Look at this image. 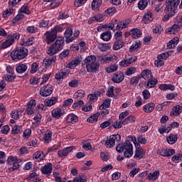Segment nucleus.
I'll list each match as a JSON object with an SVG mask.
<instances>
[{"label":"nucleus","mask_w":182,"mask_h":182,"mask_svg":"<svg viewBox=\"0 0 182 182\" xmlns=\"http://www.w3.org/2000/svg\"><path fill=\"white\" fill-rule=\"evenodd\" d=\"M142 21L144 23H150V22L153 21V13H151V11L145 13L142 18Z\"/></svg>","instance_id":"393cba45"},{"label":"nucleus","mask_w":182,"mask_h":182,"mask_svg":"<svg viewBox=\"0 0 182 182\" xmlns=\"http://www.w3.org/2000/svg\"><path fill=\"white\" fill-rule=\"evenodd\" d=\"M53 177L55 182H65V179L62 178V177H60V174L58 172L53 173Z\"/></svg>","instance_id":"052dcab7"},{"label":"nucleus","mask_w":182,"mask_h":182,"mask_svg":"<svg viewBox=\"0 0 182 182\" xmlns=\"http://www.w3.org/2000/svg\"><path fill=\"white\" fill-rule=\"evenodd\" d=\"M127 140H130L131 143L132 141L136 149H139V147H140V144L137 143V138H136L134 136H130Z\"/></svg>","instance_id":"5fc2aeb1"},{"label":"nucleus","mask_w":182,"mask_h":182,"mask_svg":"<svg viewBox=\"0 0 182 182\" xmlns=\"http://www.w3.org/2000/svg\"><path fill=\"white\" fill-rule=\"evenodd\" d=\"M136 68L134 67H131L127 69L125 72L126 76H132L134 73H136Z\"/></svg>","instance_id":"680f3d73"},{"label":"nucleus","mask_w":182,"mask_h":182,"mask_svg":"<svg viewBox=\"0 0 182 182\" xmlns=\"http://www.w3.org/2000/svg\"><path fill=\"white\" fill-rule=\"evenodd\" d=\"M129 23H130V20H124L122 21H120L117 23L116 28L117 29H124L129 26Z\"/></svg>","instance_id":"7c9ffc66"},{"label":"nucleus","mask_w":182,"mask_h":182,"mask_svg":"<svg viewBox=\"0 0 182 182\" xmlns=\"http://www.w3.org/2000/svg\"><path fill=\"white\" fill-rule=\"evenodd\" d=\"M53 92V87H52V85H45L40 89V95L43 97H47V96H50Z\"/></svg>","instance_id":"1a4fd4ad"},{"label":"nucleus","mask_w":182,"mask_h":182,"mask_svg":"<svg viewBox=\"0 0 182 182\" xmlns=\"http://www.w3.org/2000/svg\"><path fill=\"white\" fill-rule=\"evenodd\" d=\"M174 153H176L174 149H161L157 152L158 154L164 157H170V156H173Z\"/></svg>","instance_id":"a211bd4d"},{"label":"nucleus","mask_w":182,"mask_h":182,"mask_svg":"<svg viewBox=\"0 0 182 182\" xmlns=\"http://www.w3.org/2000/svg\"><path fill=\"white\" fill-rule=\"evenodd\" d=\"M180 39L178 37H174L173 39L168 41L167 43V48L168 49H174L177 45H178Z\"/></svg>","instance_id":"5701e85b"},{"label":"nucleus","mask_w":182,"mask_h":182,"mask_svg":"<svg viewBox=\"0 0 182 182\" xmlns=\"http://www.w3.org/2000/svg\"><path fill=\"white\" fill-rule=\"evenodd\" d=\"M58 102V98L56 97H53L51 98L46 99L44 101V105L47 107H50V106H53V105H56Z\"/></svg>","instance_id":"bb28decb"},{"label":"nucleus","mask_w":182,"mask_h":182,"mask_svg":"<svg viewBox=\"0 0 182 182\" xmlns=\"http://www.w3.org/2000/svg\"><path fill=\"white\" fill-rule=\"evenodd\" d=\"M102 0H93L91 6L93 11H99L100 5H102Z\"/></svg>","instance_id":"72a5a7b5"},{"label":"nucleus","mask_w":182,"mask_h":182,"mask_svg":"<svg viewBox=\"0 0 182 182\" xmlns=\"http://www.w3.org/2000/svg\"><path fill=\"white\" fill-rule=\"evenodd\" d=\"M36 106V101L31 100L26 107L25 113L26 114H33L35 113V107Z\"/></svg>","instance_id":"f8f14e48"},{"label":"nucleus","mask_w":182,"mask_h":182,"mask_svg":"<svg viewBox=\"0 0 182 182\" xmlns=\"http://www.w3.org/2000/svg\"><path fill=\"white\" fill-rule=\"evenodd\" d=\"M33 159L38 161H42L45 159V154L43 151H37L33 154Z\"/></svg>","instance_id":"e433bc0d"},{"label":"nucleus","mask_w":182,"mask_h":182,"mask_svg":"<svg viewBox=\"0 0 182 182\" xmlns=\"http://www.w3.org/2000/svg\"><path fill=\"white\" fill-rule=\"evenodd\" d=\"M11 133L12 134H14L16 136L17 134H21V133H22V126L15 125L11 129Z\"/></svg>","instance_id":"a19ab883"},{"label":"nucleus","mask_w":182,"mask_h":182,"mask_svg":"<svg viewBox=\"0 0 182 182\" xmlns=\"http://www.w3.org/2000/svg\"><path fill=\"white\" fill-rule=\"evenodd\" d=\"M159 89L161 90H171L173 92V90H176V87L171 85L161 84L159 86Z\"/></svg>","instance_id":"ea45409f"},{"label":"nucleus","mask_w":182,"mask_h":182,"mask_svg":"<svg viewBox=\"0 0 182 182\" xmlns=\"http://www.w3.org/2000/svg\"><path fill=\"white\" fill-rule=\"evenodd\" d=\"M12 14H14L13 9H7L3 12L2 16L3 18H9Z\"/></svg>","instance_id":"6e6d98bb"},{"label":"nucleus","mask_w":182,"mask_h":182,"mask_svg":"<svg viewBox=\"0 0 182 182\" xmlns=\"http://www.w3.org/2000/svg\"><path fill=\"white\" fill-rule=\"evenodd\" d=\"M131 36L134 38V39H138L141 36V31L139 28H133L131 30Z\"/></svg>","instance_id":"2f4dec72"},{"label":"nucleus","mask_w":182,"mask_h":182,"mask_svg":"<svg viewBox=\"0 0 182 182\" xmlns=\"http://www.w3.org/2000/svg\"><path fill=\"white\" fill-rule=\"evenodd\" d=\"M148 2L147 0H141L138 3V8L141 11H143L144 9H146L147 8Z\"/></svg>","instance_id":"de8ad7c7"},{"label":"nucleus","mask_w":182,"mask_h":182,"mask_svg":"<svg viewBox=\"0 0 182 182\" xmlns=\"http://www.w3.org/2000/svg\"><path fill=\"white\" fill-rule=\"evenodd\" d=\"M53 168L52 164L48 163L41 168V173L46 176H50V174H52Z\"/></svg>","instance_id":"6ab92c4d"},{"label":"nucleus","mask_w":182,"mask_h":182,"mask_svg":"<svg viewBox=\"0 0 182 182\" xmlns=\"http://www.w3.org/2000/svg\"><path fill=\"white\" fill-rule=\"evenodd\" d=\"M180 26L173 24L171 27L166 29V33L168 35H178L180 33Z\"/></svg>","instance_id":"ddd939ff"},{"label":"nucleus","mask_w":182,"mask_h":182,"mask_svg":"<svg viewBox=\"0 0 182 182\" xmlns=\"http://www.w3.org/2000/svg\"><path fill=\"white\" fill-rule=\"evenodd\" d=\"M166 5L165 12L167 15L162 18L164 22H167L176 15V8L180 5V0H166Z\"/></svg>","instance_id":"f257e3e1"},{"label":"nucleus","mask_w":182,"mask_h":182,"mask_svg":"<svg viewBox=\"0 0 182 182\" xmlns=\"http://www.w3.org/2000/svg\"><path fill=\"white\" fill-rule=\"evenodd\" d=\"M101 39L105 41V42H109L112 39V33L110 31H105L101 34Z\"/></svg>","instance_id":"4c0bfd02"},{"label":"nucleus","mask_w":182,"mask_h":182,"mask_svg":"<svg viewBox=\"0 0 182 182\" xmlns=\"http://www.w3.org/2000/svg\"><path fill=\"white\" fill-rule=\"evenodd\" d=\"M117 151L118 153H123L124 157L127 159H130L132 156H133V144L130 141V140L127 139L124 142L120 143L117 146Z\"/></svg>","instance_id":"f03ea898"},{"label":"nucleus","mask_w":182,"mask_h":182,"mask_svg":"<svg viewBox=\"0 0 182 182\" xmlns=\"http://www.w3.org/2000/svg\"><path fill=\"white\" fill-rule=\"evenodd\" d=\"M20 14H26V15H29L31 11L29 10V4H25L20 9Z\"/></svg>","instance_id":"a18cd8bd"},{"label":"nucleus","mask_w":182,"mask_h":182,"mask_svg":"<svg viewBox=\"0 0 182 182\" xmlns=\"http://www.w3.org/2000/svg\"><path fill=\"white\" fill-rule=\"evenodd\" d=\"M23 18H25V15H23V14L22 13H18V14H17L12 20V23L14 25H16V23H19V21H21V19H23Z\"/></svg>","instance_id":"c03bdc74"},{"label":"nucleus","mask_w":182,"mask_h":182,"mask_svg":"<svg viewBox=\"0 0 182 182\" xmlns=\"http://www.w3.org/2000/svg\"><path fill=\"white\" fill-rule=\"evenodd\" d=\"M142 96H143L144 100H147L150 99L151 95L150 94V91H149L148 90H144L142 92Z\"/></svg>","instance_id":"338daca9"},{"label":"nucleus","mask_w":182,"mask_h":182,"mask_svg":"<svg viewBox=\"0 0 182 182\" xmlns=\"http://www.w3.org/2000/svg\"><path fill=\"white\" fill-rule=\"evenodd\" d=\"M80 62H82V58H80V57H76L70 63H68L67 66L68 68H70V69H73V68H76L77 65H80Z\"/></svg>","instance_id":"a878e982"},{"label":"nucleus","mask_w":182,"mask_h":182,"mask_svg":"<svg viewBox=\"0 0 182 182\" xmlns=\"http://www.w3.org/2000/svg\"><path fill=\"white\" fill-rule=\"evenodd\" d=\"M157 83V80H151L149 81H148V82L146 83V87L151 89V87H154L156 86Z\"/></svg>","instance_id":"0e129e2a"},{"label":"nucleus","mask_w":182,"mask_h":182,"mask_svg":"<svg viewBox=\"0 0 182 182\" xmlns=\"http://www.w3.org/2000/svg\"><path fill=\"white\" fill-rule=\"evenodd\" d=\"M6 161L8 164L13 166L11 168L12 170H16V168H19V164L22 163V160L14 156H8Z\"/></svg>","instance_id":"0eeeda50"},{"label":"nucleus","mask_w":182,"mask_h":182,"mask_svg":"<svg viewBox=\"0 0 182 182\" xmlns=\"http://www.w3.org/2000/svg\"><path fill=\"white\" fill-rule=\"evenodd\" d=\"M122 136L120 134L111 135L106 141L105 146L107 149H112L116 144V141H120Z\"/></svg>","instance_id":"6e6552de"},{"label":"nucleus","mask_w":182,"mask_h":182,"mask_svg":"<svg viewBox=\"0 0 182 182\" xmlns=\"http://www.w3.org/2000/svg\"><path fill=\"white\" fill-rule=\"evenodd\" d=\"M140 75H137L135 77H132L130 80V85H137L139 83V80H140Z\"/></svg>","instance_id":"69168bd1"},{"label":"nucleus","mask_w":182,"mask_h":182,"mask_svg":"<svg viewBox=\"0 0 182 182\" xmlns=\"http://www.w3.org/2000/svg\"><path fill=\"white\" fill-rule=\"evenodd\" d=\"M28 70V65L26 64L18 63L16 67V71L17 73L22 74L25 73Z\"/></svg>","instance_id":"b1692460"},{"label":"nucleus","mask_w":182,"mask_h":182,"mask_svg":"<svg viewBox=\"0 0 182 182\" xmlns=\"http://www.w3.org/2000/svg\"><path fill=\"white\" fill-rule=\"evenodd\" d=\"M84 65H86L87 72L90 73H93V72L99 70V65L96 62L95 55L87 56L84 60Z\"/></svg>","instance_id":"7ed1b4c3"},{"label":"nucleus","mask_w":182,"mask_h":182,"mask_svg":"<svg viewBox=\"0 0 182 182\" xmlns=\"http://www.w3.org/2000/svg\"><path fill=\"white\" fill-rule=\"evenodd\" d=\"M75 99H82V97H85V91L80 90H77L74 94Z\"/></svg>","instance_id":"603ef678"},{"label":"nucleus","mask_w":182,"mask_h":182,"mask_svg":"<svg viewBox=\"0 0 182 182\" xmlns=\"http://www.w3.org/2000/svg\"><path fill=\"white\" fill-rule=\"evenodd\" d=\"M117 69H119L117 65L112 64L105 68V72H107V73H113V72H117Z\"/></svg>","instance_id":"f704fd0d"},{"label":"nucleus","mask_w":182,"mask_h":182,"mask_svg":"<svg viewBox=\"0 0 182 182\" xmlns=\"http://www.w3.org/2000/svg\"><path fill=\"white\" fill-rule=\"evenodd\" d=\"M160 176V171L156 170L152 173H149L147 176V180H151V181H156L157 178Z\"/></svg>","instance_id":"c85d7f7f"},{"label":"nucleus","mask_w":182,"mask_h":182,"mask_svg":"<svg viewBox=\"0 0 182 182\" xmlns=\"http://www.w3.org/2000/svg\"><path fill=\"white\" fill-rule=\"evenodd\" d=\"M99 113H96L93 115H92L91 117H90L87 119V122H89V123H96V122H97L98 119H99Z\"/></svg>","instance_id":"09e8293b"},{"label":"nucleus","mask_w":182,"mask_h":182,"mask_svg":"<svg viewBox=\"0 0 182 182\" xmlns=\"http://www.w3.org/2000/svg\"><path fill=\"white\" fill-rule=\"evenodd\" d=\"M65 113H66L65 109L57 107L53 109L51 115L54 119H60V117H62Z\"/></svg>","instance_id":"4468645a"},{"label":"nucleus","mask_w":182,"mask_h":182,"mask_svg":"<svg viewBox=\"0 0 182 182\" xmlns=\"http://www.w3.org/2000/svg\"><path fill=\"white\" fill-rule=\"evenodd\" d=\"M65 37L66 38L65 42L67 43H70V42H73L75 39L73 37H72V35H73V31L70 28H68L65 33H64Z\"/></svg>","instance_id":"f3484780"},{"label":"nucleus","mask_w":182,"mask_h":182,"mask_svg":"<svg viewBox=\"0 0 182 182\" xmlns=\"http://www.w3.org/2000/svg\"><path fill=\"white\" fill-rule=\"evenodd\" d=\"M51 31L53 33H55V36H58V33H60V32H63V31H65V28L60 26H57L54 27L53 29H51Z\"/></svg>","instance_id":"8fccbe9b"},{"label":"nucleus","mask_w":182,"mask_h":182,"mask_svg":"<svg viewBox=\"0 0 182 182\" xmlns=\"http://www.w3.org/2000/svg\"><path fill=\"white\" fill-rule=\"evenodd\" d=\"M34 41H35V38L30 37L27 38L25 41H23L21 45H24L25 46H31V45L33 44Z\"/></svg>","instance_id":"3c124183"},{"label":"nucleus","mask_w":182,"mask_h":182,"mask_svg":"<svg viewBox=\"0 0 182 182\" xmlns=\"http://www.w3.org/2000/svg\"><path fill=\"white\" fill-rule=\"evenodd\" d=\"M154 107H156L154 102H149L143 106V110L145 113H151Z\"/></svg>","instance_id":"4be33fe9"},{"label":"nucleus","mask_w":182,"mask_h":182,"mask_svg":"<svg viewBox=\"0 0 182 182\" xmlns=\"http://www.w3.org/2000/svg\"><path fill=\"white\" fill-rule=\"evenodd\" d=\"M67 122L68 123H71L72 124H74V123H76L77 122V116H76L75 114H70L67 117Z\"/></svg>","instance_id":"79ce46f5"},{"label":"nucleus","mask_w":182,"mask_h":182,"mask_svg":"<svg viewBox=\"0 0 182 182\" xmlns=\"http://www.w3.org/2000/svg\"><path fill=\"white\" fill-rule=\"evenodd\" d=\"M15 77H16V75L15 74H6L4 76V79L6 80V82H12L15 80Z\"/></svg>","instance_id":"864d4df0"},{"label":"nucleus","mask_w":182,"mask_h":182,"mask_svg":"<svg viewBox=\"0 0 182 182\" xmlns=\"http://www.w3.org/2000/svg\"><path fill=\"white\" fill-rule=\"evenodd\" d=\"M136 122V117L134 116H129L123 121L124 124H129V123H134Z\"/></svg>","instance_id":"4d7b16f0"},{"label":"nucleus","mask_w":182,"mask_h":182,"mask_svg":"<svg viewBox=\"0 0 182 182\" xmlns=\"http://www.w3.org/2000/svg\"><path fill=\"white\" fill-rule=\"evenodd\" d=\"M44 36H46L45 41L47 45H50L52 42H55L57 38L56 33H53L51 30L46 32Z\"/></svg>","instance_id":"9d476101"},{"label":"nucleus","mask_w":182,"mask_h":182,"mask_svg":"<svg viewBox=\"0 0 182 182\" xmlns=\"http://www.w3.org/2000/svg\"><path fill=\"white\" fill-rule=\"evenodd\" d=\"M38 69H39V65H38V63H33L31 64V68L30 70V73H32L33 75L34 73H36L38 72Z\"/></svg>","instance_id":"bf43d9fd"},{"label":"nucleus","mask_w":182,"mask_h":182,"mask_svg":"<svg viewBox=\"0 0 182 182\" xmlns=\"http://www.w3.org/2000/svg\"><path fill=\"white\" fill-rule=\"evenodd\" d=\"M100 49L102 52H107L112 49V44L110 43H102L100 45Z\"/></svg>","instance_id":"58836bf2"},{"label":"nucleus","mask_w":182,"mask_h":182,"mask_svg":"<svg viewBox=\"0 0 182 182\" xmlns=\"http://www.w3.org/2000/svg\"><path fill=\"white\" fill-rule=\"evenodd\" d=\"M111 102V99H107L104 100L102 105L100 106V110H103V109H107V107H110Z\"/></svg>","instance_id":"49530a36"},{"label":"nucleus","mask_w":182,"mask_h":182,"mask_svg":"<svg viewBox=\"0 0 182 182\" xmlns=\"http://www.w3.org/2000/svg\"><path fill=\"white\" fill-rule=\"evenodd\" d=\"M26 30L28 33H36V32H38V27L35 26H30L27 27Z\"/></svg>","instance_id":"e2e57ef3"},{"label":"nucleus","mask_w":182,"mask_h":182,"mask_svg":"<svg viewBox=\"0 0 182 182\" xmlns=\"http://www.w3.org/2000/svg\"><path fill=\"white\" fill-rule=\"evenodd\" d=\"M63 43H65V39L62 37L58 38L55 43L48 47L47 50L48 55H55V53H58L59 50H62V49H63Z\"/></svg>","instance_id":"20e7f679"},{"label":"nucleus","mask_w":182,"mask_h":182,"mask_svg":"<svg viewBox=\"0 0 182 182\" xmlns=\"http://www.w3.org/2000/svg\"><path fill=\"white\" fill-rule=\"evenodd\" d=\"M145 154H146V150H144V149L139 147V148H136V149L135 150L134 158L136 160H140L143 159V157H144Z\"/></svg>","instance_id":"dca6fc26"},{"label":"nucleus","mask_w":182,"mask_h":182,"mask_svg":"<svg viewBox=\"0 0 182 182\" xmlns=\"http://www.w3.org/2000/svg\"><path fill=\"white\" fill-rule=\"evenodd\" d=\"M181 112H182V106L176 105L173 107L172 111L171 112V117H177V116H178V114H180Z\"/></svg>","instance_id":"412c9836"},{"label":"nucleus","mask_w":182,"mask_h":182,"mask_svg":"<svg viewBox=\"0 0 182 182\" xmlns=\"http://www.w3.org/2000/svg\"><path fill=\"white\" fill-rule=\"evenodd\" d=\"M118 58L115 55H109L108 56L101 57L100 58V62L101 63H114L116 60H117Z\"/></svg>","instance_id":"9b49d317"},{"label":"nucleus","mask_w":182,"mask_h":182,"mask_svg":"<svg viewBox=\"0 0 182 182\" xmlns=\"http://www.w3.org/2000/svg\"><path fill=\"white\" fill-rule=\"evenodd\" d=\"M56 62V56L53 55L52 57H47L43 60V63L45 66H50V65H53Z\"/></svg>","instance_id":"cd10ccee"},{"label":"nucleus","mask_w":182,"mask_h":182,"mask_svg":"<svg viewBox=\"0 0 182 182\" xmlns=\"http://www.w3.org/2000/svg\"><path fill=\"white\" fill-rule=\"evenodd\" d=\"M114 83H122L124 80V74L122 72H117L112 78Z\"/></svg>","instance_id":"2eb2a0df"},{"label":"nucleus","mask_w":182,"mask_h":182,"mask_svg":"<svg viewBox=\"0 0 182 182\" xmlns=\"http://www.w3.org/2000/svg\"><path fill=\"white\" fill-rule=\"evenodd\" d=\"M119 65L121 68H127V66H130V63L128 59H126L120 61Z\"/></svg>","instance_id":"774afa93"},{"label":"nucleus","mask_w":182,"mask_h":182,"mask_svg":"<svg viewBox=\"0 0 182 182\" xmlns=\"http://www.w3.org/2000/svg\"><path fill=\"white\" fill-rule=\"evenodd\" d=\"M178 140L177 134H170L166 137V141L168 144H174Z\"/></svg>","instance_id":"473e14b6"},{"label":"nucleus","mask_w":182,"mask_h":182,"mask_svg":"<svg viewBox=\"0 0 182 182\" xmlns=\"http://www.w3.org/2000/svg\"><path fill=\"white\" fill-rule=\"evenodd\" d=\"M73 151V146H68L62 150L58 151L59 157H66L69 153Z\"/></svg>","instance_id":"aec40b11"},{"label":"nucleus","mask_w":182,"mask_h":182,"mask_svg":"<svg viewBox=\"0 0 182 182\" xmlns=\"http://www.w3.org/2000/svg\"><path fill=\"white\" fill-rule=\"evenodd\" d=\"M29 51L25 48H17L11 52V58L13 60H21L28 56Z\"/></svg>","instance_id":"39448f33"},{"label":"nucleus","mask_w":182,"mask_h":182,"mask_svg":"<svg viewBox=\"0 0 182 182\" xmlns=\"http://www.w3.org/2000/svg\"><path fill=\"white\" fill-rule=\"evenodd\" d=\"M43 139L45 143H49V141L52 140V132H50V130H47L44 134Z\"/></svg>","instance_id":"37998d69"},{"label":"nucleus","mask_w":182,"mask_h":182,"mask_svg":"<svg viewBox=\"0 0 182 182\" xmlns=\"http://www.w3.org/2000/svg\"><path fill=\"white\" fill-rule=\"evenodd\" d=\"M124 46V42L122 40H117L114 41L112 49L113 50H119V49H122Z\"/></svg>","instance_id":"c756f323"},{"label":"nucleus","mask_w":182,"mask_h":182,"mask_svg":"<svg viewBox=\"0 0 182 182\" xmlns=\"http://www.w3.org/2000/svg\"><path fill=\"white\" fill-rule=\"evenodd\" d=\"M141 77L143 79H145V80H150V79H152L153 75H151V71L150 70H145L141 73Z\"/></svg>","instance_id":"c9c22d12"},{"label":"nucleus","mask_w":182,"mask_h":182,"mask_svg":"<svg viewBox=\"0 0 182 182\" xmlns=\"http://www.w3.org/2000/svg\"><path fill=\"white\" fill-rule=\"evenodd\" d=\"M19 38V34L16 33L11 34L9 38L1 44L0 49H6L9 48V46H12V45H14V42H15V39L16 41H18Z\"/></svg>","instance_id":"423d86ee"},{"label":"nucleus","mask_w":182,"mask_h":182,"mask_svg":"<svg viewBox=\"0 0 182 182\" xmlns=\"http://www.w3.org/2000/svg\"><path fill=\"white\" fill-rule=\"evenodd\" d=\"M31 134H32V130H31V129H26L23 132V137L26 139V140H28V139L31 137Z\"/></svg>","instance_id":"13d9d810"}]
</instances>
